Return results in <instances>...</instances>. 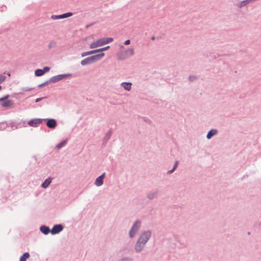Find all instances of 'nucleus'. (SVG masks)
<instances>
[{
  "label": "nucleus",
  "mask_w": 261,
  "mask_h": 261,
  "mask_svg": "<svg viewBox=\"0 0 261 261\" xmlns=\"http://www.w3.org/2000/svg\"><path fill=\"white\" fill-rule=\"evenodd\" d=\"M105 53H101L88 57L81 61L82 66H86L100 60L104 56Z\"/></svg>",
  "instance_id": "f257e3e1"
},
{
  "label": "nucleus",
  "mask_w": 261,
  "mask_h": 261,
  "mask_svg": "<svg viewBox=\"0 0 261 261\" xmlns=\"http://www.w3.org/2000/svg\"><path fill=\"white\" fill-rule=\"evenodd\" d=\"M113 41V38L112 37L103 38L98 39L95 42H92L90 45V48H95L99 46H103L105 44H108Z\"/></svg>",
  "instance_id": "f03ea898"
},
{
  "label": "nucleus",
  "mask_w": 261,
  "mask_h": 261,
  "mask_svg": "<svg viewBox=\"0 0 261 261\" xmlns=\"http://www.w3.org/2000/svg\"><path fill=\"white\" fill-rule=\"evenodd\" d=\"M141 225V221L137 220L133 224L130 229L129 231L128 235L130 238H133L138 231L139 230Z\"/></svg>",
  "instance_id": "7ed1b4c3"
},
{
  "label": "nucleus",
  "mask_w": 261,
  "mask_h": 261,
  "mask_svg": "<svg viewBox=\"0 0 261 261\" xmlns=\"http://www.w3.org/2000/svg\"><path fill=\"white\" fill-rule=\"evenodd\" d=\"M152 232L150 230L142 232L138 239V241L146 245L151 237Z\"/></svg>",
  "instance_id": "20e7f679"
},
{
  "label": "nucleus",
  "mask_w": 261,
  "mask_h": 261,
  "mask_svg": "<svg viewBox=\"0 0 261 261\" xmlns=\"http://www.w3.org/2000/svg\"><path fill=\"white\" fill-rule=\"evenodd\" d=\"M72 76L71 73H65V74H59L56 76H54L51 77H50L51 83H57L61 80H62L64 79L71 77Z\"/></svg>",
  "instance_id": "39448f33"
},
{
  "label": "nucleus",
  "mask_w": 261,
  "mask_h": 261,
  "mask_svg": "<svg viewBox=\"0 0 261 261\" xmlns=\"http://www.w3.org/2000/svg\"><path fill=\"white\" fill-rule=\"evenodd\" d=\"M44 121L43 119L41 118H33L31 120H30L28 122V124L30 126L34 127H37L39 126L40 124H41Z\"/></svg>",
  "instance_id": "423d86ee"
},
{
  "label": "nucleus",
  "mask_w": 261,
  "mask_h": 261,
  "mask_svg": "<svg viewBox=\"0 0 261 261\" xmlns=\"http://www.w3.org/2000/svg\"><path fill=\"white\" fill-rule=\"evenodd\" d=\"M43 119L44 121L46 122V126L50 129H55L58 125L57 121L54 118H45Z\"/></svg>",
  "instance_id": "0eeeda50"
},
{
  "label": "nucleus",
  "mask_w": 261,
  "mask_h": 261,
  "mask_svg": "<svg viewBox=\"0 0 261 261\" xmlns=\"http://www.w3.org/2000/svg\"><path fill=\"white\" fill-rule=\"evenodd\" d=\"M64 227L63 225L61 224H55L53 226L51 230V233L53 235H55L60 233L63 230Z\"/></svg>",
  "instance_id": "6e6552de"
},
{
  "label": "nucleus",
  "mask_w": 261,
  "mask_h": 261,
  "mask_svg": "<svg viewBox=\"0 0 261 261\" xmlns=\"http://www.w3.org/2000/svg\"><path fill=\"white\" fill-rule=\"evenodd\" d=\"M145 246L137 240L134 245V250L136 253H140L144 249Z\"/></svg>",
  "instance_id": "1a4fd4ad"
},
{
  "label": "nucleus",
  "mask_w": 261,
  "mask_h": 261,
  "mask_svg": "<svg viewBox=\"0 0 261 261\" xmlns=\"http://www.w3.org/2000/svg\"><path fill=\"white\" fill-rule=\"evenodd\" d=\"M252 3L251 0H244L243 1L234 3V6L238 8L241 9L244 7L247 6L249 4Z\"/></svg>",
  "instance_id": "9d476101"
},
{
  "label": "nucleus",
  "mask_w": 261,
  "mask_h": 261,
  "mask_svg": "<svg viewBox=\"0 0 261 261\" xmlns=\"http://www.w3.org/2000/svg\"><path fill=\"white\" fill-rule=\"evenodd\" d=\"M73 15V13L72 12H67L66 13H64L61 15H52L51 18L53 19H64L65 18L69 17Z\"/></svg>",
  "instance_id": "9b49d317"
},
{
  "label": "nucleus",
  "mask_w": 261,
  "mask_h": 261,
  "mask_svg": "<svg viewBox=\"0 0 261 261\" xmlns=\"http://www.w3.org/2000/svg\"><path fill=\"white\" fill-rule=\"evenodd\" d=\"M158 190L150 191L147 194L146 197L148 199L150 200H153V199L156 198L158 197Z\"/></svg>",
  "instance_id": "f8f14e48"
},
{
  "label": "nucleus",
  "mask_w": 261,
  "mask_h": 261,
  "mask_svg": "<svg viewBox=\"0 0 261 261\" xmlns=\"http://www.w3.org/2000/svg\"><path fill=\"white\" fill-rule=\"evenodd\" d=\"M218 130L217 129L213 128L210 130L206 135V139L207 140L211 139L213 137L217 135Z\"/></svg>",
  "instance_id": "ddd939ff"
},
{
  "label": "nucleus",
  "mask_w": 261,
  "mask_h": 261,
  "mask_svg": "<svg viewBox=\"0 0 261 261\" xmlns=\"http://www.w3.org/2000/svg\"><path fill=\"white\" fill-rule=\"evenodd\" d=\"M40 231L45 235L48 234L49 232L51 233V230L49 227L46 225H41L40 227Z\"/></svg>",
  "instance_id": "4468645a"
},
{
  "label": "nucleus",
  "mask_w": 261,
  "mask_h": 261,
  "mask_svg": "<svg viewBox=\"0 0 261 261\" xmlns=\"http://www.w3.org/2000/svg\"><path fill=\"white\" fill-rule=\"evenodd\" d=\"M117 58L120 60H124L128 58V56L125 53L124 50H121L117 54Z\"/></svg>",
  "instance_id": "2eb2a0df"
},
{
  "label": "nucleus",
  "mask_w": 261,
  "mask_h": 261,
  "mask_svg": "<svg viewBox=\"0 0 261 261\" xmlns=\"http://www.w3.org/2000/svg\"><path fill=\"white\" fill-rule=\"evenodd\" d=\"M51 178L48 177L46 178L41 184V187L43 189L47 188L51 182Z\"/></svg>",
  "instance_id": "dca6fc26"
},
{
  "label": "nucleus",
  "mask_w": 261,
  "mask_h": 261,
  "mask_svg": "<svg viewBox=\"0 0 261 261\" xmlns=\"http://www.w3.org/2000/svg\"><path fill=\"white\" fill-rule=\"evenodd\" d=\"M99 53V49H94V50H90V51H88L82 53L81 54V56L82 57H84L85 56H88V55H92V54H96V53Z\"/></svg>",
  "instance_id": "f3484780"
},
{
  "label": "nucleus",
  "mask_w": 261,
  "mask_h": 261,
  "mask_svg": "<svg viewBox=\"0 0 261 261\" xmlns=\"http://www.w3.org/2000/svg\"><path fill=\"white\" fill-rule=\"evenodd\" d=\"M132 84L130 82H123L121 83V86L126 91L131 90Z\"/></svg>",
  "instance_id": "a211bd4d"
},
{
  "label": "nucleus",
  "mask_w": 261,
  "mask_h": 261,
  "mask_svg": "<svg viewBox=\"0 0 261 261\" xmlns=\"http://www.w3.org/2000/svg\"><path fill=\"white\" fill-rule=\"evenodd\" d=\"M13 105H14V102L12 100H7L6 101H4V102H3L1 103V106L3 107H5V108L10 107L11 106H12Z\"/></svg>",
  "instance_id": "6ab92c4d"
},
{
  "label": "nucleus",
  "mask_w": 261,
  "mask_h": 261,
  "mask_svg": "<svg viewBox=\"0 0 261 261\" xmlns=\"http://www.w3.org/2000/svg\"><path fill=\"white\" fill-rule=\"evenodd\" d=\"M112 130L110 129L105 135V137L103 139V143H106L108 140L110 139L111 135H112Z\"/></svg>",
  "instance_id": "aec40b11"
},
{
  "label": "nucleus",
  "mask_w": 261,
  "mask_h": 261,
  "mask_svg": "<svg viewBox=\"0 0 261 261\" xmlns=\"http://www.w3.org/2000/svg\"><path fill=\"white\" fill-rule=\"evenodd\" d=\"M94 184L97 187H100L103 185V180L102 177L98 176L96 178Z\"/></svg>",
  "instance_id": "412c9836"
},
{
  "label": "nucleus",
  "mask_w": 261,
  "mask_h": 261,
  "mask_svg": "<svg viewBox=\"0 0 261 261\" xmlns=\"http://www.w3.org/2000/svg\"><path fill=\"white\" fill-rule=\"evenodd\" d=\"M30 257L29 252L24 253L19 258V261H27V259Z\"/></svg>",
  "instance_id": "4be33fe9"
},
{
  "label": "nucleus",
  "mask_w": 261,
  "mask_h": 261,
  "mask_svg": "<svg viewBox=\"0 0 261 261\" xmlns=\"http://www.w3.org/2000/svg\"><path fill=\"white\" fill-rule=\"evenodd\" d=\"M124 51L126 54V55L128 56V58L134 55V49L132 48H128L124 50Z\"/></svg>",
  "instance_id": "5701e85b"
},
{
  "label": "nucleus",
  "mask_w": 261,
  "mask_h": 261,
  "mask_svg": "<svg viewBox=\"0 0 261 261\" xmlns=\"http://www.w3.org/2000/svg\"><path fill=\"white\" fill-rule=\"evenodd\" d=\"M43 74V71L41 69H37L35 71V75L36 76H41Z\"/></svg>",
  "instance_id": "b1692460"
},
{
  "label": "nucleus",
  "mask_w": 261,
  "mask_h": 261,
  "mask_svg": "<svg viewBox=\"0 0 261 261\" xmlns=\"http://www.w3.org/2000/svg\"><path fill=\"white\" fill-rule=\"evenodd\" d=\"M67 144V141L66 140H63L60 143L56 145V148L58 149H61L64 147Z\"/></svg>",
  "instance_id": "393cba45"
},
{
  "label": "nucleus",
  "mask_w": 261,
  "mask_h": 261,
  "mask_svg": "<svg viewBox=\"0 0 261 261\" xmlns=\"http://www.w3.org/2000/svg\"><path fill=\"white\" fill-rule=\"evenodd\" d=\"M8 127V124L6 122H2L0 123V130H3Z\"/></svg>",
  "instance_id": "a878e982"
},
{
  "label": "nucleus",
  "mask_w": 261,
  "mask_h": 261,
  "mask_svg": "<svg viewBox=\"0 0 261 261\" xmlns=\"http://www.w3.org/2000/svg\"><path fill=\"white\" fill-rule=\"evenodd\" d=\"M57 42L55 41H51L49 42L48 47L50 49L51 48H54L56 46Z\"/></svg>",
  "instance_id": "bb28decb"
},
{
  "label": "nucleus",
  "mask_w": 261,
  "mask_h": 261,
  "mask_svg": "<svg viewBox=\"0 0 261 261\" xmlns=\"http://www.w3.org/2000/svg\"><path fill=\"white\" fill-rule=\"evenodd\" d=\"M50 83H51V79L50 78L48 80H47V81H45V82H44V83L39 85L38 86V87L39 88H42L43 86H45L47 85L48 84Z\"/></svg>",
  "instance_id": "cd10ccee"
},
{
  "label": "nucleus",
  "mask_w": 261,
  "mask_h": 261,
  "mask_svg": "<svg viewBox=\"0 0 261 261\" xmlns=\"http://www.w3.org/2000/svg\"><path fill=\"white\" fill-rule=\"evenodd\" d=\"M133 259L129 256H126L124 257H123L120 259V261H133Z\"/></svg>",
  "instance_id": "c85d7f7f"
},
{
  "label": "nucleus",
  "mask_w": 261,
  "mask_h": 261,
  "mask_svg": "<svg viewBox=\"0 0 261 261\" xmlns=\"http://www.w3.org/2000/svg\"><path fill=\"white\" fill-rule=\"evenodd\" d=\"M8 124V127L10 126L13 129H16L17 128L16 124L14 122H10Z\"/></svg>",
  "instance_id": "c756f323"
},
{
  "label": "nucleus",
  "mask_w": 261,
  "mask_h": 261,
  "mask_svg": "<svg viewBox=\"0 0 261 261\" xmlns=\"http://www.w3.org/2000/svg\"><path fill=\"white\" fill-rule=\"evenodd\" d=\"M110 46H107L104 47L98 48L100 53H103V51L107 50L110 48Z\"/></svg>",
  "instance_id": "7c9ffc66"
},
{
  "label": "nucleus",
  "mask_w": 261,
  "mask_h": 261,
  "mask_svg": "<svg viewBox=\"0 0 261 261\" xmlns=\"http://www.w3.org/2000/svg\"><path fill=\"white\" fill-rule=\"evenodd\" d=\"M50 68L49 67H48V66H45L44 67L43 69H42V70L43 71V73L44 74L48 71H49L50 70Z\"/></svg>",
  "instance_id": "2f4dec72"
},
{
  "label": "nucleus",
  "mask_w": 261,
  "mask_h": 261,
  "mask_svg": "<svg viewBox=\"0 0 261 261\" xmlns=\"http://www.w3.org/2000/svg\"><path fill=\"white\" fill-rule=\"evenodd\" d=\"M6 76L4 75L0 74V84L6 80Z\"/></svg>",
  "instance_id": "473e14b6"
},
{
  "label": "nucleus",
  "mask_w": 261,
  "mask_h": 261,
  "mask_svg": "<svg viewBox=\"0 0 261 261\" xmlns=\"http://www.w3.org/2000/svg\"><path fill=\"white\" fill-rule=\"evenodd\" d=\"M196 79H197V77L195 76H194V75H190L189 76V80L190 81H194V80H195Z\"/></svg>",
  "instance_id": "72a5a7b5"
},
{
  "label": "nucleus",
  "mask_w": 261,
  "mask_h": 261,
  "mask_svg": "<svg viewBox=\"0 0 261 261\" xmlns=\"http://www.w3.org/2000/svg\"><path fill=\"white\" fill-rule=\"evenodd\" d=\"M178 165V161H176L175 162H174V166L172 168V169L175 171L176 170V169L177 168V166Z\"/></svg>",
  "instance_id": "f704fd0d"
},
{
  "label": "nucleus",
  "mask_w": 261,
  "mask_h": 261,
  "mask_svg": "<svg viewBox=\"0 0 261 261\" xmlns=\"http://www.w3.org/2000/svg\"><path fill=\"white\" fill-rule=\"evenodd\" d=\"M34 89V88L24 87L23 88V90L24 91H30Z\"/></svg>",
  "instance_id": "c9c22d12"
},
{
  "label": "nucleus",
  "mask_w": 261,
  "mask_h": 261,
  "mask_svg": "<svg viewBox=\"0 0 261 261\" xmlns=\"http://www.w3.org/2000/svg\"><path fill=\"white\" fill-rule=\"evenodd\" d=\"M46 98V97H40V98H37V99H36L35 100V102H38L39 101H40L41 100H42V99H44Z\"/></svg>",
  "instance_id": "e433bc0d"
},
{
  "label": "nucleus",
  "mask_w": 261,
  "mask_h": 261,
  "mask_svg": "<svg viewBox=\"0 0 261 261\" xmlns=\"http://www.w3.org/2000/svg\"><path fill=\"white\" fill-rule=\"evenodd\" d=\"M95 23V22H92V23H90V24H87V25H86V29H88V28H89V27H90L92 26V25H93V24H94Z\"/></svg>",
  "instance_id": "4c0bfd02"
},
{
  "label": "nucleus",
  "mask_w": 261,
  "mask_h": 261,
  "mask_svg": "<svg viewBox=\"0 0 261 261\" xmlns=\"http://www.w3.org/2000/svg\"><path fill=\"white\" fill-rule=\"evenodd\" d=\"M130 40L127 39V40H125V41H124V44L125 45H128V44H130Z\"/></svg>",
  "instance_id": "58836bf2"
},
{
  "label": "nucleus",
  "mask_w": 261,
  "mask_h": 261,
  "mask_svg": "<svg viewBox=\"0 0 261 261\" xmlns=\"http://www.w3.org/2000/svg\"><path fill=\"white\" fill-rule=\"evenodd\" d=\"M174 171V170L173 169H172L171 170L168 171L167 172V174H170L172 173H173Z\"/></svg>",
  "instance_id": "ea45409f"
},
{
  "label": "nucleus",
  "mask_w": 261,
  "mask_h": 261,
  "mask_svg": "<svg viewBox=\"0 0 261 261\" xmlns=\"http://www.w3.org/2000/svg\"><path fill=\"white\" fill-rule=\"evenodd\" d=\"M106 175V173L103 172L102 174H101L100 176H99L100 177H102V179L103 180L105 177Z\"/></svg>",
  "instance_id": "a19ab883"
},
{
  "label": "nucleus",
  "mask_w": 261,
  "mask_h": 261,
  "mask_svg": "<svg viewBox=\"0 0 261 261\" xmlns=\"http://www.w3.org/2000/svg\"><path fill=\"white\" fill-rule=\"evenodd\" d=\"M9 97V94H7L5 96H4V98L5 99V100H7V99H8V98Z\"/></svg>",
  "instance_id": "79ce46f5"
},
{
  "label": "nucleus",
  "mask_w": 261,
  "mask_h": 261,
  "mask_svg": "<svg viewBox=\"0 0 261 261\" xmlns=\"http://www.w3.org/2000/svg\"><path fill=\"white\" fill-rule=\"evenodd\" d=\"M4 101H6V100L4 97L0 98V101L4 102Z\"/></svg>",
  "instance_id": "37998d69"
},
{
  "label": "nucleus",
  "mask_w": 261,
  "mask_h": 261,
  "mask_svg": "<svg viewBox=\"0 0 261 261\" xmlns=\"http://www.w3.org/2000/svg\"><path fill=\"white\" fill-rule=\"evenodd\" d=\"M155 37L154 36H152L151 38V39L152 40H154L155 39Z\"/></svg>",
  "instance_id": "c03bdc74"
},
{
  "label": "nucleus",
  "mask_w": 261,
  "mask_h": 261,
  "mask_svg": "<svg viewBox=\"0 0 261 261\" xmlns=\"http://www.w3.org/2000/svg\"><path fill=\"white\" fill-rule=\"evenodd\" d=\"M2 86H0V90L2 89Z\"/></svg>",
  "instance_id": "a18cd8bd"
}]
</instances>
